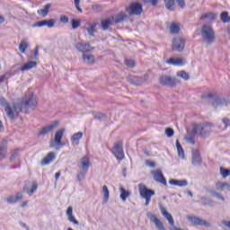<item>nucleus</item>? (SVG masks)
<instances>
[{
    "label": "nucleus",
    "mask_w": 230,
    "mask_h": 230,
    "mask_svg": "<svg viewBox=\"0 0 230 230\" xmlns=\"http://www.w3.org/2000/svg\"><path fill=\"white\" fill-rule=\"evenodd\" d=\"M20 111H23L25 113H28V109H37L39 102H37V96L31 90L25 93L24 97L20 102Z\"/></svg>",
    "instance_id": "1"
},
{
    "label": "nucleus",
    "mask_w": 230,
    "mask_h": 230,
    "mask_svg": "<svg viewBox=\"0 0 230 230\" xmlns=\"http://www.w3.org/2000/svg\"><path fill=\"white\" fill-rule=\"evenodd\" d=\"M213 127H215V125L209 122L195 123L192 128V134L193 136H199V137L206 139V137H209Z\"/></svg>",
    "instance_id": "2"
},
{
    "label": "nucleus",
    "mask_w": 230,
    "mask_h": 230,
    "mask_svg": "<svg viewBox=\"0 0 230 230\" xmlns=\"http://www.w3.org/2000/svg\"><path fill=\"white\" fill-rule=\"evenodd\" d=\"M201 100H208V102H211L212 107H215V109L218 107H227V101L226 98L217 93L203 94L201 95Z\"/></svg>",
    "instance_id": "3"
},
{
    "label": "nucleus",
    "mask_w": 230,
    "mask_h": 230,
    "mask_svg": "<svg viewBox=\"0 0 230 230\" xmlns=\"http://www.w3.org/2000/svg\"><path fill=\"white\" fill-rule=\"evenodd\" d=\"M201 37L206 44L211 45L215 42V30L208 24H204L201 27Z\"/></svg>",
    "instance_id": "4"
},
{
    "label": "nucleus",
    "mask_w": 230,
    "mask_h": 230,
    "mask_svg": "<svg viewBox=\"0 0 230 230\" xmlns=\"http://www.w3.org/2000/svg\"><path fill=\"white\" fill-rule=\"evenodd\" d=\"M138 190H139V195L141 199H145L146 206H150V200H152V197L155 195V190L152 189H148L146 185L143 183L138 184Z\"/></svg>",
    "instance_id": "5"
},
{
    "label": "nucleus",
    "mask_w": 230,
    "mask_h": 230,
    "mask_svg": "<svg viewBox=\"0 0 230 230\" xmlns=\"http://www.w3.org/2000/svg\"><path fill=\"white\" fill-rule=\"evenodd\" d=\"M79 168H81V171L77 174V180L79 182L81 181H84L85 179V174L87 172H89V166H91V162L87 156H84L80 160V164H78Z\"/></svg>",
    "instance_id": "6"
},
{
    "label": "nucleus",
    "mask_w": 230,
    "mask_h": 230,
    "mask_svg": "<svg viewBox=\"0 0 230 230\" xmlns=\"http://www.w3.org/2000/svg\"><path fill=\"white\" fill-rule=\"evenodd\" d=\"M158 80L160 85H163L164 87L173 88L177 87L178 84H180L177 77H172L168 75H162Z\"/></svg>",
    "instance_id": "7"
},
{
    "label": "nucleus",
    "mask_w": 230,
    "mask_h": 230,
    "mask_svg": "<svg viewBox=\"0 0 230 230\" xmlns=\"http://www.w3.org/2000/svg\"><path fill=\"white\" fill-rule=\"evenodd\" d=\"M65 128L58 130L54 137V142L50 143V148H56V150H60L64 146V142H62V137H64Z\"/></svg>",
    "instance_id": "8"
},
{
    "label": "nucleus",
    "mask_w": 230,
    "mask_h": 230,
    "mask_svg": "<svg viewBox=\"0 0 230 230\" xmlns=\"http://www.w3.org/2000/svg\"><path fill=\"white\" fill-rule=\"evenodd\" d=\"M0 105L1 107H4L7 117L10 118V119H15L14 111H17V108L15 106L13 107V109H12V106H10V102H8V101H6L4 97L0 98Z\"/></svg>",
    "instance_id": "9"
},
{
    "label": "nucleus",
    "mask_w": 230,
    "mask_h": 230,
    "mask_svg": "<svg viewBox=\"0 0 230 230\" xmlns=\"http://www.w3.org/2000/svg\"><path fill=\"white\" fill-rule=\"evenodd\" d=\"M126 12L128 15H141L143 13V5L140 3L134 2L126 8Z\"/></svg>",
    "instance_id": "10"
},
{
    "label": "nucleus",
    "mask_w": 230,
    "mask_h": 230,
    "mask_svg": "<svg viewBox=\"0 0 230 230\" xmlns=\"http://www.w3.org/2000/svg\"><path fill=\"white\" fill-rule=\"evenodd\" d=\"M112 154L119 161H123L125 159V153L123 152V143L121 141L114 144Z\"/></svg>",
    "instance_id": "11"
},
{
    "label": "nucleus",
    "mask_w": 230,
    "mask_h": 230,
    "mask_svg": "<svg viewBox=\"0 0 230 230\" xmlns=\"http://www.w3.org/2000/svg\"><path fill=\"white\" fill-rule=\"evenodd\" d=\"M186 46V40L182 38H175L172 40V51H183Z\"/></svg>",
    "instance_id": "12"
},
{
    "label": "nucleus",
    "mask_w": 230,
    "mask_h": 230,
    "mask_svg": "<svg viewBox=\"0 0 230 230\" xmlns=\"http://www.w3.org/2000/svg\"><path fill=\"white\" fill-rule=\"evenodd\" d=\"M152 175L154 177V181H155L156 182H160L161 184H164V186H168V182L166 181V178H164L162 170L153 171Z\"/></svg>",
    "instance_id": "13"
},
{
    "label": "nucleus",
    "mask_w": 230,
    "mask_h": 230,
    "mask_svg": "<svg viewBox=\"0 0 230 230\" xmlns=\"http://www.w3.org/2000/svg\"><path fill=\"white\" fill-rule=\"evenodd\" d=\"M58 120H54L51 124L42 128V129L38 133V136H46V134L53 132V129L58 127Z\"/></svg>",
    "instance_id": "14"
},
{
    "label": "nucleus",
    "mask_w": 230,
    "mask_h": 230,
    "mask_svg": "<svg viewBox=\"0 0 230 230\" xmlns=\"http://www.w3.org/2000/svg\"><path fill=\"white\" fill-rule=\"evenodd\" d=\"M187 218L190 222H191V224H194V226H204V227H209V224L208 223V221L200 217L188 216Z\"/></svg>",
    "instance_id": "15"
},
{
    "label": "nucleus",
    "mask_w": 230,
    "mask_h": 230,
    "mask_svg": "<svg viewBox=\"0 0 230 230\" xmlns=\"http://www.w3.org/2000/svg\"><path fill=\"white\" fill-rule=\"evenodd\" d=\"M147 218H149V220L155 225V227L158 230H166V228H164V225H163V222H161V220H159V218H157V217H155V215H154L152 213H148Z\"/></svg>",
    "instance_id": "16"
},
{
    "label": "nucleus",
    "mask_w": 230,
    "mask_h": 230,
    "mask_svg": "<svg viewBox=\"0 0 230 230\" xmlns=\"http://www.w3.org/2000/svg\"><path fill=\"white\" fill-rule=\"evenodd\" d=\"M127 19H128V15L123 11L117 13L115 16H111L114 24H119V22H123V21H127Z\"/></svg>",
    "instance_id": "17"
},
{
    "label": "nucleus",
    "mask_w": 230,
    "mask_h": 230,
    "mask_svg": "<svg viewBox=\"0 0 230 230\" xmlns=\"http://www.w3.org/2000/svg\"><path fill=\"white\" fill-rule=\"evenodd\" d=\"M7 153H8V141L6 139H3L0 144V161H3V159L6 157Z\"/></svg>",
    "instance_id": "18"
},
{
    "label": "nucleus",
    "mask_w": 230,
    "mask_h": 230,
    "mask_svg": "<svg viewBox=\"0 0 230 230\" xmlns=\"http://www.w3.org/2000/svg\"><path fill=\"white\" fill-rule=\"evenodd\" d=\"M160 210L163 217H164V218L168 220L170 226H174L175 221L173 220V217H172V214L168 213V211L166 210V208H164L163 205H160Z\"/></svg>",
    "instance_id": "19"
},
{
    "label": "nucleus",
    "mask_w": 230,
    "mask_h": 230,
    "mask_svg": "<svg viewBox=\"0 0 230 230\" xmlns=\"http://www.w3.org/2000/svg\"><path fill=\"white\" fill-rule=\"evenodd\" d=\"M192 164L193 166H200L202 164V157H200V151H192Z\"/></svg>",
    "instance_id": "20"
},
{
    "label": "nucleus",
    "mask_w": 230,
    "mask_h": 230,
    "mask_svg": "<svg viewBox=\"0 0 230 230\" xmlns=\"http://www.w3.org/2000/svg\"><path fill=\"white\" fill-rule=\"evenodd\" d=\"M57 155H55V152H49L46 157H44L40 163L41 166H46L48 164H50V163H53L55 161Z\"/></svg>",
    "instance_id": "21"
},
{
    "label": "nucleus",
    "mask_w": 230,
    "mask_h": 230,
    "mask_svg": "<svg viewBox=\"0 0 230 230\" xmlns=\"http://www.w3.org/2000/svg\"><path fill=\"white\" fill-rule=\"evenodd\" d=\"M75 48L81 53H89V51H91V45L89 43L78 42Z\"/></svg>",
    "instance_id": "22"
},
{
    "label": "nucleus",
    "mask_w": 230,
    "mask_h": 230,
    "mask_svg": "<svg viewBox=\"0 0 230 230\" xmlns=\"http://www.w3.org/2000/svg\"><path fill=\"white\" fill-rule=\"evenodd\" d=\"M169 184H171V186H179L180 188H186V186H188V180L171 179L169 180Z\"/></svg>",
    "instance_id": "23"
},
{
    "label": "nucleus",
    "mask_w": 230,
    "mask_h": 230,
    "mask_svg": "<svg viewBox=\"0 0 230 230\" xmlns=\"http://www.w3.org/2000/svg\"><path fill=\"white\" fill-rule=\"evenodd\" d=\"M82 137H84V133L80 131L75 133L70 138L73 146H78V145H80V140L82 139Z\"/></svg>",
    "instance_id": "24"
},
{
    "label": "nucleus",
    "mask_w": 230,
    "mask_h": 230,
    "mask_svg": "<svg viewBox=\"0 0 230 230\" xmlns=\"http://www.w3.org/2000/svg\"><path fill=\"white\" fill-rule=\"evenodd\" d=\"M112 24H114V22L111 17L101 21V28L103 30V31H107L109 27L112 26Z\"/></svg>",
    "instance_id": "25"
},
{
    "label": "nucleus",
    "mask_w": 230,
    "mask_h": 230,
    "mask_svg": "<svg viewBox=\"0 0 230 230\" xmlns=\"http://www.w3.org/2000/svg\"><path fill=\"white\" fill-rule=\"evenodd\" d=\"M66 217L69 222H72V224H75V226H78L80 222L75 218V216H73V207H68L66 209Z\"/></svg>",
    "instance_id": "26"
},
{
    "label": "nucleus",
    "mask_w": 230,
    "mask_h": 230,
    "mask_svg": "<svg viewBox=\"0 0 230 230\" xmlns=\"http://www.w3.org/2000/svg\"><path fill=\"white\" fill-rule=\"evenodd\" d=\"M143 82H145L143 77H139V76H129L128 77V83L131 85H142Z\"/></svg>",
    "instance_id": "27"
},
{
    "label": "nucleus",
    "mask_w": 230,
    "mask_h": 230,
    "mask_svg": "<svg viewBox=\"0 0 230 230\" xmlns=\"http://www.w3.org/2000/svg\"><path fill=\"white\" fill-rule=\"evenodd\" d=\"M170 66H184L186 62L181 58H170L167 61Z\"/></svg>",
    "instance_id": "28"
},
{
    "label": "nucleus",
    "mask_w": 230,
    "mask_h": 230,
    "mask_svg": "<svg viewBox=\"0 0 230 230\" xmlns=\"http://www.w3.org/2000/svg\"><path fill=\"white\" fill-rule=\"evenodd\" d=\"M19 200H22V193L18 192L15 196H11L7 198L8 204H15V202H19Z\"/></svg>",
    "instance_id": "29"
},
{
    "label": "nucleus",
    "mask_w": 230,
    "mask_h": 230,
    "mask_svg": "<svg viewBox=\"0 0 230 230\" xmlns=\"http://www.w3.org/2000/svg\"><path fill=\"white\" fill-rule=\"evenodd\" d=\"M33 67H37V62L29 61L20 68V71H30V69H33Z\"/></svg>",
    "instance_id": "30"
},
{
    "label": "nucleus",
    "mask_w": 230,
    "mask_h": 230,
    "mask_svg": "<svg viewBox=\"0 0 230 230\" xmlns=\"http://www.w3.org/2000/svg\"><path fill=\"white\" fill-rule=\"evenodd\" d=\"M83 60L85 62V64H88L89 66H93L96 61L94 59V56L93 55H87L85 53L83 54Z\"/></svg>",
    "instance_id": "31"
},
{
    "label": "nucleus",
    "mask_w": 230,
    "mask_h": 230,
    "mask_svg": "<svg viewBox=\"0 0 230 230\" xmlns=\"http://www.w3.org/2000/svg\"><path fill=\"white\" fill-rule=\"evenodd\" d=\"M119 191H120V199L122 202H125L127 200V199H128V197H130L131 193L128 190H126L125 188L120 187L119 188Z\"/></svg>",
    "instance_id": "32"
},
{
    "label": "nucleus",
    "mask_w": 230,
    "mask_h": 230,
    "mask_svg": "<svg viewBox=\"0 0 230 230\" xmlns=\"http://www.w3.org/2000/svg\"><path fill=\"white\" fill-rule=\"evenodd\" d=\"M49 8H51V4H47L43 9L38 10V14L41 15V17H46L49 13Z\"/></svg>",
    "instance_id": "33"
},
{
    "label": "nucleus",
    "mask_w": 230,
    "mask_h": 230,
    "mask_svg": "<svg viewBox=\"0 0 230 230\" xmlns=\"http://www.w3.org/2000/svg\"><path fill=\"white\" fill-rule=\"evenodd\" d=\"M206 19H208V21H215L217 19V15L211 12H208L202 14L199 18L200 21H204Z\"/></svg>",
    "instance_id": "34"
},
{
    "label": "nucleus",
    "mask_w": 230,
    "mask_h": 230,
    "mask_svg": "<svg viewBox=\"0 0 230 230\" xmlns=\"http://www.w3.org/2000/svg\"><path fill=\"white\" fill-rule=\"evenodd\" d=\"M102 193H103L102 204H107V202H109V196H110L109 188L107 187V185L102 186Z\"/></svg>",
    "instance_id": "35"
},
{
    "label": "nucleus",
    "mask_w": 230,
    "mask_h": 230,
    "mask_svg": "<svg viewBox=\"0 0 230 230\" xmlns=\"http://www.w3.org/2000/svg\"><path fill=\"white\" fill-rule=\"evenodd\" d=\"M37 188H39V185H37V183H34L31 190L28 188V186L25 185L23 187V191L28 193V195H33L34 192L37 191Z\"/></svg>",
    "instance_id": "36"
},
{
    "label": "nucleus",
    "mask_w": 230,
    "mask_h": 230,
    "mask_svg": "<svg viewBox=\"0 0 230 230\" xmlns=\"http://www.w3.org/2000/svg\"><path fill=\"white\" fill-rule=\"evenodd\" d=\"M167 10L173 12L175 10V0H164Z\"/></svg>",
    "instance_id": "37"
},
{
    "label": "nucleus",
    "mask_w": 230,
    "mask_h": 230,
    "mask_svg": "<svg viewBox=\"0 0 230 230\" xmlns=\"http://www.w3.org/2000/svg\"><path fill=\"white\" fill-rule=\"evenodd\" d=\"M176 148L178 152V156L184 159V149L182 148V146L181 145V142H179V140H176Z\"/></svg>",
    "instance_id": "38"
},
{
    "label": "nucleus",
    "mask_w": 230,
    "mask_h": 230,
    "mask_svg": "<svg viewBox=\"0 0 230 230\" xmlns=\"http://www.w3.org/2000/svg\"><path fill=\"white\" fill-rule=\"evenodd\" d=\"M21 152V148H16L11 151L10 163H13L14 160L19 157V153Z\"/></svg>",
    "instance_id": "39"
},
{
    "label": "nucleus",
    "mask_w": 230,
    "mask_h": 230,
    "mask_svg": "<svg viewBox=\"0 0 230 230\" xmlns=\"http://www.w3.org/2000/svg\"><path fill=\"white\" fill-rule=\"evenodd\" d=\"M220 19L222 22H230L229 13H227L226 11L222 12L220 13Z\"/></svg>",
    "instance_id": "40"
},
{
    "label": "nucleus",
    "mask_w": 230,
    "mask_h": 230,
    "mask_svg": "<svg viewBox=\"0 0 230 230\" xmlns=\"http://www.w3.org/2000/svg\"><path fill=\"white\" fill-rule=\"evenodd\" d=\"M201 200L203 201V206H215V201H213L211 199H208L207 197H202Z\"/></svg>",
    "instance_id": "41"
},
{
    "label": "nucleus",
    "mask_w": 230,
    "mask_h": 230,
    "mask_svg": "<svg viewBox=\"0 0 230 230\" xmlns=\"http://www.w3.org/2000/svg\"><path fill=\"white\" fill-rule=\"evenodd\" d=\"M31 53H32L29 58H31V60H37L38 57H39V46H36L34 50L31 51Z\"/></svg>",
    "instance_id": "42"
},
{
    "label": "nucleus",
    "mask_w": 230,
    "mask_h": 230,
    "mask_svg": "<svg viewBox=\"0 0 230 230\" xmlns=\"http://www.w3.org/2000/svg\"><path fill=\"white\" fill-rule=\"evenodd\" d=\"M71 24H72V29H73V30H76V29H78V28H80L81 22H80V20H78V19L73 18V19L71 20Z\"/></svg>",
    "instance_id": "43"
},
{
    "label": "nucleus",
    "mask_w": 230,
    "mask_h": 230,
    "mask_svg": "<svg viewBox=\"0 0 230 230\" xmlns=\"http://www.w3.org/2000/svg\"><path fill=\"white\" fill-rule=\"evenodd\" d=\"M26 49H28V43L25 40H22L19 45V50L21 53H25Z\"/></svg>",
    "instance_id": "44"
},
{
    "label": "nucleus",
    "mask_w": 230,
    "mask_h": 230,
    "mask_svg": "<svg viewBox=\"0 0 230 230\" xmlns=\"http://www.w3.org/2000/svg\"><path fill=\"white\" fill-rule=\"evenodd\" d=\"M209 193L212 195V197H216L217 199H218L219 200H222L223 202L224 200H226V198H224L222 194L217 192V190H210Z\"/></svg>",
    "instance_id": "45"
},
{
    "label": "nucleus",
    "mask_w": 230,
    "mask_h": 230,
    "mask_svg": "<svg viewBox=\"0 0 230 230\" xmlns=\"http://www.w3.org/2000/svg\"><path fill=\"white\" fill-rule=\"evenodd\" d=\"M88 35L94 37V30H96V23H93L90 27H87Z\"/></svg>",
    "instance_id": "46"
},
{
    "label": "nucleus",
    "mask_w": 230,
    "mask_h": 230,
    "mask_svg": "<svg viewBox=\"0 0 230 230\" xmlns=\"http://www.w3.org/2000/svg\"><path fill=\"white\" fill-rule=\"evenodd\" d=\"M177 76H181L183 80H190V75L184 70L178 72Z\"/></svg>",
    "instance_id": "47"
},
{
    "label": "nucleus",
    "mask_w": 230,
    "mask_h": 230,
    "mask_svg": "<svg viewBox=\"0 0 230 230\" xmlns=\"http://www.w3.org/2000/svg\"><path fill=\"white\" fill-rule=\"evenodd\" d=\"M220 173H221L222 177L224 179H226V177H229L230 170L229 169H226L224 167H220Z\"/></svg>",
    "instance_id": "48"
},
{
    "label": "nucleus",
    "mask_w": 230,
    "mask_h": 230,
    "mask_svg": "<svg viewBox=\"0 0 230 230\" xmlns=\"http://www.w3.org/2000/svg\"><path fill=\"white\" fill-rule=\"evenodd\" d=\"M171 33H179L181 31V27L179 25L172 23L170 26Z\"/></svg>",
    "instance_id": "49"
},
{
    "label": "nucleus",
    "mask_w": 230,
    "mask_h": 230,
    "mask_svg": "<svg viewBox=\"0 0 230 230\" xmlns=\"http://www.w3.org/2000/svg\"><path fill=\"white\" fill-rule=\"evenodd\" d=\"M95 119H99V121H105V119H107V115L101 112L96 113Z\"/></svg>",
    "instance_id": "50"
},
{
    "label": "nucleus",
    "mask_w": 230,
    "mask_h": 230,
    "mask_svg": "<svg viewBox=\"0 0 230 230\" xmlns=\"http://www.w3.org/2000/svg\"><path fill=\"white\" fill-rule=\"evenodd\" d=\"M217 190H220L221 191H224L226 190V182L224 181H217L216 183Z\"/></svg>",
    "instance_id": "51"
},
{
    "label": "nucleus",
    "mask_w": 230,
    "mask_h": 230,
    "mask_svg": "<svg viewBox=\"0 0 230 230\" xmlns=\"http://www.w3.org/2000/svg\"><path fill=\"white\" fill-rule=\"evenodd\" d=\"M125 64L128 67H136V62L134 59H125Z\"/></svg>",
    "instance_id": "52"
},
{
    "label": "nucleus",
    "mask_w": 230,
    "mask_h": 230,
    "mask_svg": "<svg viewBox=\"0 0 230 230\" xmlns=\"http://www.w3.org/2000/svg\"><path fill=\"white\" fill-rule=\"evenodd\" d=\"M165 134H166L167 137H173L175 131H173V128H167L165 129Z\"/></svg>",
    "instance_id": "53"
},
{
    "label": "nucleus",
    "mask_w": 230,
    "mask_h": 230,
    "mask_svg": "<svg viewBox=\"0 0 230 230\" xmlns=\"http://www.w3.org/2000/svg\"><path fill=\"white\" fill-rule=\"evenodd\" d=\"M42 26H47L46 20L37 22L33 25V28H42Z\"/></svg>",
    "instance_id": "54"
},
{
    "label": "nucleus",
    "mask_w": 230,
    "mask_h": 230,
    "mask_svg": "<svg viewBox=\"0 0 230 230\" xmlns=\"http://www.w3.org/2000/svg\"><path fill=\"white\" fill-rule=\"evenodd\" d=\"M55 22H57V20L55 19L46 20L48 28H53L55 26Z\"/></svg>",
    "instance_id": "55"
},
{
    "label": "nucleus",
    "mask_w": 230,
    "mask_h": 230,
    "mask_svg": "<svg viewBox=\"0 0 230 230\" xmlns=\"http://www.w3.org/2000/svg\"><path fill=\"white\" fill-rule=\"evenodd\" d=\"M74 3H75V6L77 12H79V13H82V12H84V10H82L80 8V0H74Z\"/></svg>",
    "instance_id": "56"
},
{
    "label": "nucleus",
    "mask_w": 230,
    "mask_h": 230,
    "mask_svg": "<svg viewBox=\"0 0 230 230\" xmlns=\"http://www.w3.org/2000/svg\"><path fill=\"white\" fill-rule=\"evenodd\" d=\"M176 3L180 8L184 9L186 7V2L184 0H176Z\"/></svg>",
    "instance_id": "57"
},
{
    "label": "nucleus",
    "mask_w": 230,
    "mask_h": 230,
    "mask_svg": "<svg viewBox=\"0 0 230 230\" xmlns=\"http://www.w3.org/2000/svg\"><path fill=\"white\" fill-rule=\"evenodd\" d=\"M222 123L225 125V128L230 127V119L227 118L222 119Z\"/></svg>",
    "instance_id": "58"
},
{
    "label": "nucleus",
    "mask_w": 230,
    "mask_h": 230,
    "mask_svg": "<svg viewBox=\"0 0 230 230\" xmlns=\"http://www.w3.org/2000/svg\"><path fill=\"white\" fill-rule=\"evenodd\" d=\"M60 22H64V24H67V22H69V17L66 15L60 16Z\"/></svg>",
    "instance_id": "59"
},
{
    "label": "nucleus",
    "mask_w": 230,
    "mask_h": 230,
    "mask_svg": "<svg viewBox=\"0 0 230 230\" xmlns=\"http://www.w3.org/2000/svg\"><path fill=\"white\" fill-rule=\"evenodd\" d=\"M195 136L193 135V131H191L190 133V137H189L187 139L188 141H190V143H192V145H195Z\"/></svg>",
    "instance_id": "60"
},
{
    "label": "nucleus",
    "mask_w": 230,
    "mask_h": 230,
    "mask_svg": "<svg viewBox=\"0 0 230 230\" xmlns=\"http://www.w3.org/2000/svg\"><path fill=\"white\" fill-rule=\"evenodd\" d=\"M221 224H222L223 226H225L226 227H228V229H230V221L223 220V221L221 222Z\"/></svg>",
    "instance_id": "61"
},
{
    "label": "nucleus",
    "mask_w": 230,
    "mask_h": 230,
    "mask_svg": "<svg viewBox=\"0 0 230 230\" xmlns=\"http://www.w3.org/2000/svg\"><path fill=\"white\" fill-rule=\"evenodd\" d=\"M147 3H151L153 6H157V3H159V0H147Z\"/></svg>",
    "instance_id": "62"
},
{
    "label": "nucleus",
    "mask_w": 230,
    "mask_h": 230,
    "mask_svg": "<svg viewBox=\"0 0 230 230\" xmlns=\"http://www.w3.org/2000/svg\"><path fill=\"white\" fill-rule=\"evenodd\" d=\"M225 190H226V191H230V183L229 182L225 183Z\"/></svg>",
    "instance_id": "63"
},
{
    "label": "nucleus",
    "mask_w": 230,
    "mask_h": 230,
    "mask_svg": "<svg viewBox=\"0 0 230 230\" xmlns=\"http://www.w3.org/2000/svg\"><path fill=\"white\" fill-rule=\"evenodd\" d=\"M55 179L56 181H58V179H60V172H56Z\"/></svg>",
    "instance_id": "64"
}]
</instances>
